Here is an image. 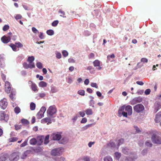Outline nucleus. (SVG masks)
Listing matches in <instances>:
<instances>
[{"mask_svg": "<svg viewBox=\"0 0 161 161\" xmlns=\"http://www.w3.org/2000/svg\"><path fill=\"white\" fill-rule=\"evenodd\" d=\"M9 116L5 114L4 111L0 112V120H4L5 122H7Z\"/></svg>", "mask_w": 161, "mask_h": 161, "instance_id": "423d86ee", "label": "nucleus"}, {"mask_svg": "<svg viewBox=\"0 0 161 161\" xmlns=\"http://www.w3.org/2000/svg\"><path fill=\"white\" fill-rule=\"evenodd\" d=\"M46 110V108L45 107H42L41 108L40 111H41V112H43V113H44Z\"/></svg>", "mask_w": 161, "mask_h": 161, "instance_id": "0e129e2a", "label": "nucleus"}, {"mask_svg": "<svg viewBox=\"0 0 161 161\" xmlns=\"http://www.w3.org/2000/svg\"><path fill=\"white\" fill-rule=\"evenodd\" d=\"M14 126L15 129L16 130H18L20 129L21 127V125L19 124L16 125H15Z\"/></svg>", "mask_w": 161, "mask_h": 161, "instance_id": "49530a36", "label": "nucleus"}, {"mask_svg": "<svg viewBox=\"0 0 161 161\" xmlns=\"http://www.w3.org/2000/svg\"><path fill=\"white\" fill-rule=\"evenodd\" d=\"M8 103L7 100L5 98H3L0 101V105L2 108L3 109H5L7 106Z\"/></svg>", "mask_w": 161, "mask_h": 161, "instance_id": "6e6552de", "label": "nucleus"}, {"mask_svg": "<svg viewBox=\"0 0 161 161\" xmlns=\"http://www.w3.org/2000/svg\"><path fill=\"white\" fill-rule=\"evenodd\" d=\"M32 30L34 33L36 34L39 32L34 27L32 28Z\"/></svg>", "mask_w": 161, "mask_h": 161, "instance_id": "13d9d810", "label": "nucleus"}, {"mask_svg": "<svg viewBox=\"0 0 161 161\" xmlns=\"http://www.w3.org/2000/svg\"><path fill=\"white\" fill-rule=\"evenodd\" d=\"M68 61L69 63H74L75 61L74 59L72 58H70L68 59Z\"/></svg>", "mask_w": 161, "mask_h": 161, "instance_id": "69168bd1", "label": "nucleus"}, {"mask_svg": "<svg viewBox=\"0 0 161 161\" xmlns=\"http://www.w3.org/2000/svg\"><path fill=\"white\" fill-rule=\"evenodd\" d=\"M57 112V109L55 105L50 106L47 110V113L48 114L52 116L54 114H55Z\"/></svg>", "mask_w": 161, "mask_h": 161, "instance_id": "39448f33", "label": "nucleus"}, {"mask_svg": "<svg viewBox=\"0 0 161 161\" xmlns=\"http://www.w3.org/2000/svg\"><path fill=\"white\" fill-rule=\"evenodd\" d=\"M46 33L48 35L52 36L54 34V31L52 30H49L47 31Z\"/></svg>", "mask_w": 161, "mask_h": 161, "instance_id": "72a5a7b5", "label": "nucleus"}, {"mask_svg": "<svg viewBox=\"0 0 161 161\" xmlns=\"http://www.w3.org/2000/svg\"><path fill=\"white\" fill-rule=\"evenodd\" d=\"M37 143V140L35 138H32L30 141V144L33 145H36Z\"/></svg>", "mask_w": 161, "mask_h": 161, "instance_id": "aec40b11", "label": "nucleus"}, {"mask_svg": "<svg viewBox=\"0 0 161 161\" xmlns=\"http://www.w3.org/2000/svg\"><path fill=\"white\" fill-rule=\"evenodd\" d=\"M58 90L55 87H53L51 88V92L52 93L56 92H57Z\"/></svg>", "mask_w": 161, "mask_h": 161, "instance_id": "a19ab883", "label": "nucleus"}, {"mask_svg": "<svg viewBox=\"0 0 161 161\" xmlns=\"http://www.w3.org/2000/svg\"><path fill=\"white\" fill-rule=\"evenodd\" d=\"M43 142V140L41 138L39 139V140L37 141V143H36L37 145L40 146L42 145Z\"/></svg>", "mask_w": 161, "mask_h": 161, "instance_id": "c03bdc74", "label": "nucleus"}, {"mask_svg": "<svg viewBox=\"0 0 161 161\" xmlns=\"http://www.w3.org/2000/svg\"><path fill=\"white\" fill-rule=\"evenodd\" d=\"M124 142V140L123 139L121 138L118 140L117 146L118 147H119Z\"/></svg>", "mask_w": 161, "mask_h": 161, "instance_id": "2f4dec72", "label": "nucleus"}, {"mask_svg": "<svg viewBox=\"0 0 161 161\" xmlns=\"http://www.w3.org/2000/svg\"><path fill=\"white\" fill-rule=\"evenodd\" d=\"M36 77L37 78H39L40 80H43V77L42 76H40L39 75H37Z\"/></svg>", "mask_w": 161, "mask_h": 161, "instance_id": "338daca9", "label": "nucleus"}, {"mask_svg": "<svg viewBox=\"0 0 161 161\" xmlns=\"http://www.w3.org/2000/svg\"><path fill=\"white\" fill-rule=\"evenodd\" d=\"M35 58L34 56H29L28 58L27 61L29 62L30 64H34V63L33 62Z\"/></svg>", "mask_w": 161, "mask_h": 161, "instance_id": "f3484780", "label": "nucleus"}, {"mask_svg": "<svg viewBox=\"0 0 161 161\" xmlns=\"http://www.w3.org/2000/svg\"><path fill=\"white\" fill-rule=\"evenodd\" d=\"M87 121V119L86 118H83L81 121V123H85Z\"/></svg>", "mask_w": 161, "mask_h": 161, "instance_id": "052dcab7", "label": "nucleus"}, {"mask_svg": "<svg viewBox=\"0 0 161 161\" xmlns=\"http://www.w3.org/2000/svg\"><path fill=\"white\" fill-rule=\"evenodd\" d=\"M86 114L87 115H91L93 114L92 110L91 108H87L85 111Z\"/></svg>", "mask_w": 161, "mask_h": 161, "instance_id": "5701e85b", "label": "nucleus"}, {"mask_svg": "<svg viewBox=\"0 0 161 161\" xmlns=\"http://www.w3.org/2000/svg\"><path fill=\"white\" fill-rule=\"evenodd\" d=\"M42 151V149L40 147H38L36 148L34 150L35 152L37 153L41 152Z\"/></svg>", "mask_w": 161, "mask_h": 161, "instance_id": "e433bc0d", "label": "nucleus"}, {"mask_svg": "<svg viewBox=\"0 0 161 161\" xmlns=\"http://www.w3.org/2000/svg\"><path fill=\"white\" fill-rule=\"evenodd\" d=\"M27 154L25 152L22 154L21 158L23 159H24L27 157Z\"/></svg>", "mask_w": 161, "mask_h": 161, "instance_id": "3c124183", "label": "nucleus"}, {"mask_svg": "<svg viewBox=\"0 0 161 161\" xmlns=\"http://www.w3.org/2000/svg\"><path fill=\"white\" fill-rule=\"evenodd\" d=\"M142 100V98L139 97L134 98L131 101V104H134L141 102Z\"/></svg>", "mask_w": 161, "mask_h": 161, "instance_id": "1a4fd4ad", "label": "nucleus"}, {"mask_svg": "<svg viewBox=\"0 0 161 161\" xmlns=\"http://www.w3.org/2000/svg\"><path fill=\"white\" fill-rule=\"evenodd\" d=\"M9 28V27L8 25H6L3 26V31H6L8 30Z\"/></svg>", "mask_w": 161, "mask_h": 161, "instance_id": "8fccbe9b", "label": "nucleus"}, {"mask_svg": "<svg viewBox=\"0 0 161 161\" xmlns=\"http://www.w3.org/2000/svg\"><path fill=\"white\" fill-rule=\"evenodd\" d=\"M61 137V134H53L52 139L54 141H59Z\"/></svg>", "mask_w": 161, "mask_h": 161, "instance_id": "f8f14e48", "label": "nucleus"}, {"mask_svg": "<svg viewBox=\"0 0 161 161\" xmlns=\"http://www.w3.org/2000/svg\"><path fill=\"white\" fill-rule=\"evenodd\" d=\"M58 20H55L53 22L52 24V25L53 26H56L58 24Z\"/></svg>", "mask_w": 161, "mask_h": 161, "instance_id": "603ef678", "label": "nucleus"}, {"mask_svg": "<svg viewBox=\"0 0 161 161\" xmlns=\"http://www.w3.org/2000/svg\"><path fill=\"white\" fill-rule=\"evenodd\" d=\"M68 141V140L66 137H63L61 140L59 141V143L61 144H65Z\"/></svg>", "mask_w": 161, "mask_h": 161, "instance_id": "6ab92c4d", "label": "nucleus"}, {"mask_svg": "<svg viewBox=\"0 0 161 161\" xmlns=\"http://www.w3.org/2000/svg\"><path fill=\"white\" fill-rule=\"evenodd\" d=\"M125 110L127 112L128 115H130L132 114V107L130 105H128L125 108Z\"/></svg>", "mask_w": 161, "mask_h": 161, "instance_id": "4468645a", "label": "nucleus"}, {"mask_svg": "<svg viewBox=\"0 0 161 161\" xmlns=\"http://www.w3.org/2000/svg\"><path fill=\"white\" fill-rule=\"evenodd\" d=\"M63 148L58 147L53 149L51 151V154L52 156H60Z\"/></svg>", "mask_w": 161, "mask_h": 161, "instance_id": "f03ea898", "label": "nucleus"}, {"mask_svg": "<svg viewBox=\"0 0 161 161\" xmlns=\"http://www.w3.org/2000/svg\"><path fill=\"white\" fill-rule=\"evenodd\" d=\"M18 138L16 137H13L10 139V142H13L17 141Z\"/></svg>", "mask_w": 161, "mask_h": 161, "instance_id": "864d4df0", "label": "nucleus"}, {"mask_svg": "<svg viewBox=\"0 0 161 161\" xmlns=\"http://www.w3.org/2000/svg\"><path fill=\"white\" fill-rule=\"evenodd\" d=\"M122 151L123 153L127 154L129 152V149L126 147L123 148L122 149Z\"/></svg>", "mask_w": 161, "mask_h": 161, "instance_id": "393cba45", "label": "nucleus"}, {"mask_svg": "<svg viewBox=\"0 0 161 161\" xmlns=\"http://www.w3.org/2000/svg\"><path fill=\"white\" fill-rule=\"evenodd\" d=\"M44 114L43 112L39 111L36 114V116L38 119H40L44 116Z\"/></svg>", "mask_w": 161, "mask_h": 161, "instance_id": "412c9836", "label": "nucleus"}, {"mask_svg": "<svg viewBox=\"0 0 161 161\" xmlns=\"http://www.w3.org/2000/svg\"><path fill=\"white\" fill-rule=\"evenodd\" d=\"M23 67L26 69H27L28 68H31L32 69L33 68H35V65L34 64H28L26 62H24L23 64Z\"/></svg>", "mask_w": 161, "mask_h": 161, "instance_id": "9d476101", "label": "nucleus"}, {"mask_svg": "<svg viewBox=\"0 0 161 161\" xmlns=\"http://www.w3.org/2000/svg\"><path fill=\"white\" fill-rule=\"evenodd\" d=\"M148 151L147 149H144L141 152V154L142 155H145L147 154Z\"/></svg>", "mask_w": 161, "mask_h": 161, "instance_id": "58836bf2", "label": "nucleus"}, {"mask_svg": "<svg viewBox=\"0 0 161 161\" xmlns=\"http://www.w3.org/2000/svg\"><path fill=\"white\" fill-rule=\"evenodd\" d=\"M36 65V66L40 69H41L42 68V64L40 62L37 63Z\"/></svg>", "mask_w": 161, "mask_h": 161, "instance_id": "a18cd8bd", "label": "nucleus"}, {"mask_svg": "<svg viewBox=\"0 0 161 161\" xmlns=\"http://www.w3.org/2000/svg\"><path fill=\"white\" fill-rule=\"evenodd\" d=\"M58 13L60 14V16L64 18L66 17V16H65V12L64 11H63L61 9L59 10L58 11Z\"/></svg>", "mask_w": 161, "mask_h": 161, "instance_id": "7c9ffc66", "label": "nucleus"}, {"mask_svg": "<svg viewBox=\"0 0 161 161\" xmlns=\"http://www.w3.org/2000/svg\"><path fill=\"white\" fill-rule=\"evenodd\" d=\"M151 140L154 144H161V137L155 134H153L151 137Z\"/></svg>", "mask_w": 161, "mask_h": 161, "instance_id": "f257e3e1", "label": "nucleus"}, {"mask_svg": "<svg viewBox=\"0 0 161 161\" xmlns=\"http://www.w3.org/2000/svg\"><path fill=\"white\" fill-rule=\"evenodd\" d=\"M36 106V104L34 103L33 102L31 103L30 105V108L31 110H34L35 109Z\"/></svg>", "mask_w": 161, "mask_h": 161, "instance_id": "cd10ccee", "label": "nucleus"}, {"mask_svg": "<svg viewBox=\"0 0 161 161\" xmlns=\"http://www.w3.org/2000/svg\"><path fill=\"white\" fill-rule=\"evenodd\" d=\"M10 46L14 51H16L17 48L16 46L15 45L11 43L10 44Z\"/></svg>", "mask_w": 161, "mask_h": 161, "instance_id": "4c0bfd02", "label": "nucleus"}, {"mask_svg": "<svg viewBox=\"0 0 161 161\" xmlns=\"http://www.w3.org/2000/svg\"><path fill=\"white\" fill-rule=\"evenodd\" d=\"M113 160L110 156H106L104 158V161H112Z\"/></svg>", "mask_w": 161, "mask_h": 161, "instance_id": "473e14b6", "label": "nucleus"}, {"mask_svg": "<svg viewBox=\"0 0 161 161\" xmlns=\"http://www.w3.org/2000/svg\"><path fill=\"white\" fill-rule=\"evenodd\" d=\"M134 110L137 113L142 112L145 109L144 107L141 104L136 105L133 108Z\"/></svg>", "mask_w": 161, "mask_h": 161, "instance_id": "20e7f679", "label": "nucleus"}, {"mask_svg": "<svg viewBox=\"0 0 161 161\" xmlns=\"http://www.w3.org/2000/svg\"><path fill=\"white\" fill-rule=\"evenodd\" d=\"M141 61L143 63H147L148 62V60L145 58H142L141 59Z\"/></svg>", "mask_w": 161, "mask_h": 161, "instance_id": "4d7b16f0", "label": "nucleus"}, {"mask_svg": "<svg viewBox=\"0 0 161 161\" xmlns=\"http://www.w3.org/2000/svg\"><path fill=\"white\" fill-rule=\"evenodd\" d=\"M49 135H47L46 136L44 139V144L45 145H47L49 142Z\"/></svg>", "mask_w": 161, "mask_h": 161, "instance_id": "b1692460", "label": "nucleus"}, {"mask_svg": "<svg viewBox=\"0 0 161 161\" xmlns=\"http://www.w3.org/2000/svg\"><path fill=\"white\" fill-rule=\"evenodd\" d=\"M20 109L19 107L17 106L14 108V112L16 114L19 113L20 112Z\"/></svg>", "mask_w": 161, "mask_h": 161, "instance_id": "bb28decb", "label": "nucleus"}, {"mask_svg": "<svg viewBox=\"0 0 161 161\" xmlns=\"http://www.w3.org/2000/svg\"><path fill=\"white\" fill-rule=\"evenodd\" d=\"M115 155L116 157L118 159H119L121 156V154L118 152H116L115 153Z\"/></svg>", "mask_w": 161, "mask_h": 161, "instance_id": "09e8293b", "label": "nucleus"}, {"mask_svg": "<svg viewBox=\"0 0 161 161\" xmlns=\"http://www.w3.org/2000/svg\"><path fill=\"white\" fill-rule=\"evenodd\" d=\"M11 38L10 36H3L1 38L2 42L4 43H7L10 41Z\"/></svg>", "mask_w": 161, "mask_h": 161, "instance_id": "9b49d317", "label": "nucleus"}, {"mask_svg": "<svg viewBox=\"0 0 161 161\" xmlns=\"http://www.w3.org/2000/svg\"><path fill=\"white\" fill-rule=\"evenodd\" d=\"M27 144V140H26L20 145V147H23L26 146Z\"/></svg>", "mask_w": 161, "mask_h": 161, "instance_id": "ea45409f", "label": "nucleus"}, {"mask_svg": "<svg viewBox=\"0 0 161 161\" xmlns=\"http://www.w3.org/2000/svg\"><path fill=\"white\" fill-rule=\"evenodd\" d=\"M21 121L24 125H28L29 123V121L27 120L24 119H21Z\"/></svg>", "mask_w": 161, "mask_h": 161, "instance_id": "c756f323", "label": "nucleus"}, {"mask_svg": "<svg viewBox=\"0 0 161 161\" xmlns=\"http://www.w3.org/2000/svg\"><path fill=\"white\" fill-rule=\"evenodd\" d=\"M1 78L3 81H5L6 79V76L3 73H1Z\"/></svg>", "mask_w": 161, "mask_h": 161, "instance_id": "6e6d98bb", "label": "nucleus"}, {"mask_svg": "<svg viewBox=\"0 0 161 161\" xmlns=\"http://www.w3.org/2000/svg\"><path fill=\"white\" fill-rule=\"evenodd\" d=\"M85 92L83 90H80L78 92V93L81 96H84L85 95Z\"/></svg>", "mask_w": 161, "mask_h": 161, "instance_id": "79ce46f5", "label": "nucleus"}, {"mask_svg": "<svg viewBox=\"0 0 161 161\" xmlns=\"http://www.w3.org/2000/svg\"><path fill=\"white\" fill-rule=\"evenodd\" d=\"M7 159V157L5 155H3L0 157V161H5Z\"/></svg>", "mask_w": 161, "mask_h": 161, "instance_id": "c9c22d12", "label": "nucleus"}, {"mask_svg": "<svg viewBox=\"0 0 161 161\" xmlns=\"http://www.w3.org/2000/svg\"><path fill=\"white\" fill-rule=\"evenodd\" d=\"M91 86L92 87H95L96 88H98V86L96 83H92L91 84Z\"/></svg>", "mask_w": 161, "mask_h": 161, "instance_id": "5fc2aeb1", "label": "nucleus"}, {"mask_svg": "<svg viewBox=\"0 0 161 161\" xmlns=\"http://www.w3.org/2000/svg\"><path fill=\"white\" fill-rule=\"evenodd\" d=\"M41 122L43 124L47 123V124L48 125L51 123V119L49 118H46L41 120Z\"/></svg>", "mask_w": 161, "mask_h": 161, "instance_id": "2eb2a0df", "label": "nucleus"}, {"mask_svg": "<svg viewBox=\"0 0 161 161\" xmlns=\"http://www.w3.org/2000/svg\"><path fill=\"white\" fill-rule=\"evenodd\" d=\"M19 158V153L18 152H14L10 155L9 159L10 161H17Z\"/></svg>", "mask_w": 161, "mask_h": 161, "instance_id": "7ed1b4c3", "label": "nucleus"}, {"mask_svg": "<svg viewBox=\"0 0 161 161\" xmlns=\"http://www.w3.org/2000/svg\"><path fill=\"white\" fill-rule=\"evenodd\" d=\"M11 85L8 81H6L5 85V92L8 94L10 93V91H11Z\"/></svg>", "mask_w": 161, "mask_h": 161, "instance_id": "0eeeda50", "label": "nucleus"}, {"mask_svg": "<svg viewBox=\"0 0 161 161\" xmlns=\"http://www.w3.org/2000/svg\"><path fill=\"white\" fill-rule=\"evenodd\" d=\"M15 44L17 45V47H23V45L20 42H18V43H15Z\"/></svg>", "mask_w": 161, "mask_h": 161, "instance_id": "e2e57ef3", "label": "nucleus"}, {"mask_svg": "<svg viewBox=\"0 0 161 161\" xmlns=\"http://www.w3.org/2000/svg\"><path fill=\"white\" fill-rule=\"evenodd\" d=\"M39 38L41 39H42L44 37V36L43 35V34L42 32H41L40 33V34L39 36Z\"/></svg>", "mask_w": 161, "mask_h": 161, "instance_id": "774afa93", "label": "nucleus"}, {"mask_svg": "<svg viewBox=\"0 0 161 161\" xmlns=\"http://www.w3.org/2000/svg\"><path fill=\"white\" fill-rule=\"evenodd\" d=\"M62 54L63 56L65 57H67L68 54V53L66 51H63L62 52Z\"/></svg>", "mask_w": 161, "mask_h": 161, "instance_id": "bf43d9fd", "label": "nucleus"}, {"mask_svg": "<svg viewBox=\"0 0 161 161\" xmlns=\"http://www.w3.org/2000/svg\"><path fill=\"white\" fill-rule=\"evenodd\" d=\"M107 146L108 147H110L111 149H114L115 148L116 145L114 142L110 141L107 144Z\"/></svg>", "mask_w": 161, "mask_h": 161, "instance_id": "dca6fc26", "label": "nucleus"}, {"mask_svg": "<svg viewBox=\"0 0 161 161\" xmlns=\"http://www.w3.org/2000/svg\"><path fill=\"white\" fill-rule=\"evenodd\" d=\"M161 113L159 112L156 115L154 120L156 123H158L161 120Z\"/></svg>", "mask_w": 161, "mask_h": 161, "instance_id": "ddd939ff", "label": "nucleus"}, {"mask_svg": "<svg viewBox=\"0 0 161 161\" xmlns=\"http://www.w3.org/2000/svg\"><path fill=\"white\" fill-rule=\"evenodd\" d=\"M79 114L81 117H84L85 115V112L84 111H80L78 112Z\"/></svg>", "mask_w": 161, "mask_h": 161, "instance_id": "37998d69", "label": "nucleus"}, {"mask_svg": "<svg viewBox=\"0 0 161 161\" xmlns=\"http://www.w3.org/2000/svg\"><path fill=\"white\" fill-rule=\"evenodd\" d=\"M15 93L16 92L14 90L12 89L11 90L10 94L9 95V97L11 99H13V96L15 95Z\"/></svg>", "mask_w": 161, "mask_h": 161, "instance_id": "4be33fe9", "label": "nucleus"}, {"mask_svg": "<svg viewBox=\"0 0 161 161\" xmlns=\"http://www.w3.org/2000/svg\"><path fill=\"white\" fill-rule=\"evenodd\" d=\"M14 17L16 19L18 20L21 19L22 18V16L20 14H17L15 15Z\"/></svg>", "mask_w": 161, "mask_h": 161, "instance_id": "de8ad7c7", "label": "nucleus"}, {"mask_svg": "<svg viewBox=\"0 0 161 161\" xmlns=\"http://www.w3.org/2000/svg\"><path fill=\"white\" fill-rule=\"evenodd\" d=\"M29 82L31 83V88L32 90L34 92L37 91V86L36 84L34 83H33L31 81H30Z\"/></svg>", "mask_w": 161, "mask_h": 161, "instance_id": "a211bd4d", "label": "nucleus"}, {"mask_svg": "<svg viewBox=\"0 0 161 161\" xmlns=\"http://www.w3.org/2000/svg\"><path fill=\"white\" fill-rule=\"evenodd\" d=\"M93 64L94 66H99L100 65V62L98 60H96L93 62Z\"/></svg>", "mask_w": 161, "mask_h": 161, "instance_id": "a878e982", "label": "nucleus"}, {"mask_svg": "<svg viewBox=\"0 0 161 161\" xmlns=\"http://www.w3.org/2000/svg\"><path fill=\"white\" fill-rule=\"evenodd\" d=\"M145 145L147 146L150 147H151L153 146V144L148 141H147L146 142Z\"/></svg>", "mask_w": 161, "mask_h": 161, "instance_id": "f704fd0d", "label": "nucleus"}, {"mask_svg": "<svg viewBox=\"0 0 161 161\" xmlns=\"http://www.w3.org/2000/svg\"><path fill=\"white\" fill-rule=\"evenodd\" d=\"M39 85V86L41 87H46L47 86V83L43 81L40 82Z\"/></svg>", "mask_w": 161, "mask_h": 161, "instance_id": "c85d7f7f", "label": "nucleus"}, {"mask_svg": "<svg viewBox=\"0 0 161 161\" xmlns=\"http://www.w3.org/2000/svg\"><path fill=\"white\" fill-rule=\"evenodd\" d=\"M150 90L149 89H147L144 92L145 94L147 95L149 94L150 93Z\"/></svg>", "mask_w": 161, "mask_h": 161, "instance_id": "680f3d73", "label": "nucleus"}]
</instances>
